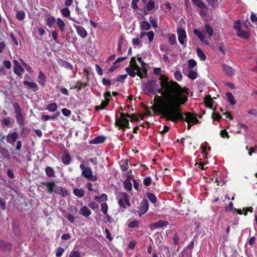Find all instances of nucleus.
Segmentation results:
<instances>
[{
    "label": "nucleus",
    "instance_id": "obj_1",
    "mask_svg": "<svg viewBox=\"0 0 257 257\" xmlns=\"http://www.w3.org/2000/svg\"><path fill=\"white\" fill-rule=\"evenodd\" d=\"M161 88L157 91L164 96V101L157 103L151 106V109L155 112L161 114V117L166 120H174L176 115L177 95L180 85L173 80L169 81V78L161 75L159 78Z\"/></svg>",
    "mask_w": 257,
    "mask_h": 257
},
{
    "label": "nucleus",
    "instance_id": "obj_2",
    "mask_svg": "<svg viewBox=\"0 0 257 257\" xmlns=\"http://www.w3.org/2000/svg\"><path fill=\"white\" fill-rule=\"evenodd\" d=\"M187 93V90L180 86L176 98L178 101L176 105V115L174 120H170V121L173 122H176L178 120L185 121L187 123L196 124L199 123L197 117H201V115H198L197 113L191 112H186L184 113L181 112L182 106L184 105L188 101Z\"/></svg>",
    "mask_w": 257,
    "mask_h": 257
},
{
    "label": "nucleus",
    "instance_id": "obj_3",
    "mask_svg": "<svg viewBox=\"0 0 257 257\" xmlns=\"http://www.w3.org/2000/svg\"><path fill=\"white\" fill-rule=\"evenodd\" d=\"M80 168L82 170L81 175L82 176L92 182L97 181V176L92 174V171L90 167H86L83 164H81L80 165Z\"/></svg>",
    "mask_w": 257,
    "mask_h": 257
},
{
    "label": "nucleus",
    "instance_id": "obj_4",
    "mask_svg": "<svg viewBox=\"0 0 257 257\" xmlns=\"http://www.w3.org/2000/svg\"><path fill=\"white\" fill-rule=\"evenodd\" d=\"M118 204L120 207L125 208V205L127 207L131 206L130 202V197L128 195L124 192H119L116 195Z\"/></svg>",
    "mask_w": 257,
    "mask_h": 257
},
{
    "label": "nucleus",
    "instance_id": "obj_5",
    "mask_svg": "<svg viewBox=\"0 0 257 257\" xmlns=\"http://www.w3.org/2000/svg\"><path fill=\"white\" fill-rule=\"evenodd\" d=\"M13 107L16 114L15 117L17 123L22 126L24 124V116L19 104L17 102L12 103Z\"/></svg>",
    "mask_w": 257,
    "mask_h": 257
},
{
    "label": "nucleus",
    "instance_id": "obj_6",
    "mask_svg": "<svg viewBox=\"0 0 257 257\" xmlns=\"http://www.w3.org/2000/svg\"><path fill=\"white\" fill-rule=\"evenodd\" d=\"M76 11L79 19L75 20L73 18H70V20L78 24H82L84 22H87L88 21V19L85 17L83 12L79 8H76Z\"/></svg>",
    "mask_w": 257,
    "mask_h": 257
},
{
    "label": "nucleus",
    "instance_id": "obj_7",
    "mask_svg": "<svg viewBox=\"0 0 257 257\" xmlns=\"http://www.w3.org/2000/svg\"><path fill=\"white\" fill-rule=\"evenodd\" d=\"M177 33L179 43L182 45H184L187 39V35L185 31L181 28H178Z\"/></svg>",
    "mask_w": 257,
    "mask_h": 257
},
{
    "label": "nucleus",
    "instance_id": "obj_8",
    "mask_svg": "<svg viewBox=\"0 0 257 257\" xmlns=\"http://www.w3.org/2000/svg\"><path fill=\"white\" fill-rule=\"evenodd\" d=\"M149 208V203L147 199H143L140 204L139 207V215H141L145 213L148 210Z\"/></svg>",
    "mask_w": 257,
    "mask_h": 257
},
{
    "label": "nucleus",
    "instance_id": "obj_9",
    "mask_svg": "<svg viewBox=\"0 0 257 257\" xmlns=\"http://www.w3.org/2000/svg\"><path fill=\"white\" fill-rule=\"evenodd\" d=\"M156 82L157 81L156 80H152L148 81L147 83L144 84V89L147 91L149 93H153Z\"/></svg>",
    "mask_w": 257,
    "mask_h": 257
},
{
    "label": "nucleus",
    "instance_id": "obj_10",
    "mask_svg": "<svg viewBox=\"0 0 257 257\" xmlns=\"http://www.w3.org/2000/svg\"><path fill=\"white\" fill-rule=\"evenodd\" d=\"M41 184L47 187V192L50 194L54 192V189L56 187V184L54 181L42 182Z\"/></svg>",
    "mask_w": 257,
    "mask_h": 257
},
{
    "label": "nucleus",
    "instance_id": "obj_11",
    "mask_svg": "<svg viewBox=\"0 0 257 257\" xmlns=\"http://www.w3.org/2000/svg\"><path fill=\"white\" fill-rule=\"evenodd\" d=\"M23 84L27 89H31L33 92H36L39 89V87L36 83L34 82H29L28 81H24Z\"/></svg>",
    "mask_w": 257,
    "mask_h": 257
},
{
    "label": "nucleus",
    "instance_id": "obj_12",
    "mask_svg": "<svg viewBox=\"0 0 257 257\" xmlns=\"http://www.w3.org/2000/svg\"><path fill=\"white\" fill-rule=\"evenodd\" d=\"M19 135L17 132H13L11 134L9 133L7 136V141L10 144L14 145V143L16 142L17 139L19 138Z\"/></svg>",
    "mask_w": 257,
    "mask_h": 257
},
{
    "label": "nucleus",
    "instance_id": "obj_13",
    "mask_svg": "<svg viewBox=\"0 0 257 257\" xmlns=\"http://www.w3.org/2000/svg\"><path fill=\"white\" fill-rule=\"evenodd\" d=\"M73 26L75 28L76 32L80 37H81L83 39L87 37V32L83 27L80 26H77L75 24H74Z\"/></svg>",
    "mask_w": 257,
    "mask_h": 257
},
{
    "label": "nucleus",
    "instance_id": "obj_14",
    "mask_svg": "<svg viewBox=\"0 0 257 257\" xmlns=\"http://www.w3.org/2000/svg\"><path fill=\"white\" fill-rule=\"evenodd\" d=\"M222 67L223 71L227 76L232 77L234 75L235 70L231 67L224 64L222 65Z\"/></svg>",
    "mask_w": 257,
    "mask_h": 257
},
{
    "label": "nucleus",
    "instance_id": "obj_15",
    "mask_svg": "<svg viewBox=\"0 0 257 257\" xmlns=\"http://www.w3.org/2000/svg\"><path fill=\"white\" fill-rule=\"evenodd\" d=\"M131 116H132V115H130L128 113H124L121 112L120 113V118H116L115 121L120 122L121 123H126L129 122L127 118H130Z\"/></svg>",
    "mask_w": 257,
    "mask_h": 257
},
{
    "label": "nucleus",
    "instance_id": "obj_16",
    "mask_svg": "<svg viewBox=\"0 0 257 257\" xmlns=\"http://www.w3.org/2000/svg\"><path fill=\"white\" fill-rule=\"evenodd\" d=\"M58 63L61 67H64L67 70L73 71V66L70 63L64 61L62 59H59L58 60Z\"/></svg>",
    "mask_w": 257,
    "mask_h": 257
},
{
    "label": "nucleus",
    "instance_id": "obj_17",
    "mask_svg": "<svg viewBox=\"0 0 257 257\" xmlns=\"http://www.w3.org/2000/svg\"><path fill=\"white\" fill-rule=\"evenodd\" d=\"M106 137L103 136H99L89 142V144H98L104 143L106 141Z\"/></svg>",
    "mask_w": 257,
    "mask_h": 257
},
{
    "label": "nucleus",
    "instance_id": "obj_18",
    "mask_svg": "<svg viewBox=\"0 0 257 257\" xmlns=\"http://www.w3.org/2000/svg\"><path fill=\"white\" fill-rule=\"evenodd\" d=\"M89 85V83L87 82H82L80 81H77L76 85L74 86L71 87L70 89H76L77 91H79L82 88L85 87Z\"/></svg>",
    "mask_w": 257,
    "mask_h": 257
},
{
    "label": "nucleus",
    "instance_id": "obj_19",
    "mask_svg": "<svg viewBox=\"0 0 257 257\" xmlns=\"http://www.w3.org/2000/svg\"><path fill=\"white\" fill-rule=\"evenodd\" d=\"M38 79V82L39 84L43 87L45 86V82L46 81V77L45 74L41 71L39 72Z\"/></svg>",
    "mask_w": 257,
    "mask_h": 257
},
{
    "label": "nucleus",
    "instance_id": "obj_20",
    "mask_svg": "<svg viewBox=\"0 0 257 257\" xmlns=\"http://www.w3.org/2000/svg\"><path fill=\"white\" fill-rule=\"evenodd\" d=\"M155 8V2L153 0H150L146 6L144 10V14L147 15L149 14L148 12L152 11Z\"/></svg>",
    "mask_w": 257,
    "mask_h": 257
},
{
    "label": "nucleus",
    "instance_id": "obj_21",
    "mask_svg": "<svg viewBox=\"0 0 257 257\" xmlns=\"http://www.w3.org/2000/svg\"><path fill=\"white\" fill-rule=\"evenodd\" d=\"M79 214L85 217H88L91 215V211L87 206H84L80 208L79 210Z\"/></svg>",
    "mask_w": 257,
    "mask_h": 257
},
{
    "label": "nucleus",
    "instance_id": "obj_22",
    "mask_svg": "<svg viewBox=\"0 0 257 257\" xmlns=\"http://www.w3.org/2000/svg\"><path fill=\"white\" fill-rule=\"evenodd\" d=\"M24 71V69L21 64L17 66H14V72L19 77H21Z\"/></svg>",
    "mask_w": 257,
    "mask_h": 257
},
{
    "label": "nucleus",
    "instance_id": "obj_23",
    "mask_svg": "<svg viewBox=\"0 0 257 257\" xmlns=\"http://www.w3.org/2000/svg\"><path fill=\"white\" fill-rule=\"evenodd\" d=\"M137 71V75L141 79L147 76L148 70L146 67H140V69Z\"/></svg>",
    "mask_w": 257,
    "mask_h": 257
},
{
    "label": "nucleus",
    "instance_id": "obj_24",
    "mask_svg": "<svg viewBox=\"0 0 257 257\" xmlns=\"http://www.w3.org/2000/svg\"><path fill=\"white\" fill-rule=\"evenodd\" d=\"M203 31L207 35V37L210 38L213 35V31L212 28L210 27V26L207 24L204 26V29Z\"/></svg>",
    "mask_w": 257,
    "mask_h": 257
},
{
    "label": "nucleus",
    "instance_id": "obj_25",
    "mask_svg": "<svg viewBox=\"0 0 257 257\" xmlns=\"http://www.w3.org/2000/svg\"><path fill=\"white\" fill-rule=\"evenodd\" d=\"M114 124L116 126L118 127L119 130H122L123 131H125V128H130L129 122L121 123L120 122H118V121H115Z\"/></svg>",
    "mask_w": 257,
    "mask_h": 257
},
{
    "label": "nucleus",
    "instance_id": "obj_26",
    "mask_svg": "<svg viewBox=\"0 0 257 257\" xmlns=\"http://www.w3.org/2000/svg\"><path fill=\"white\" fill-rule=\"evenodd\" d=\"M73 193L74 195L78 197H83L85 193L83 188H74L73 190Z\"/></svg>",
    "mask_w": 257,
    "mask_h": 257
},
{
    "label": "nucleus",
    "instance_id": "obj_27",
    "mask_svg": "<svg viewBox=\"0 0 257 257\" xmlns=\"http://www.w3.org/2000/svg\"><path fill=\"white\" fill-rule=\"evenodd\" d=\"M237 36L244 39H248L249 38L250 34L248 32L240 29L237 32Z\"/></svg>",
    "mask_w": 257,
    "mask_h": 257
},
{
    "label": "nucleus",
    "instance_id": "obj_28",
    "mask_svg": "<svg viewBox=\"0 0 257 257\" xmlns=\"http://www.w3.org/2000/svg\"><path fill=\"white\" fill-rule=\"evenodd\" d=\"M168 224V222L167 221L159 220L158 222L152 224L151 226L155 228H158L166 226Z\"/></svg>",
    "mask_w": 257,
    "mask_h": 257
},
{
    "label": "nucleus",
    "instance_id": "obj_29",
    "mask_svg": "<svg viewBox=\"0 0 257 257\" xmlns=\"http://www.w3.org/2000/svg\"><path fill=\"white\" fill-rule=\"evenodd\" d=\"M140 29L141 30H149L151 28L150 24L146 21H143L140 23Z\"/></svg>",
    "mask_w": 257,
    "mask_h": 257
},
{
    "label": "nucleus",
    "instance_id": "obj_30",
    "mask_svg": "<svg viewBox=\"0 0 257 257\" xmlns=\"http://www.w3.org/2000/svg\"><path fill=\"white\" fill-rule=\"evenodd\" d=\"M60 113L57 112V113L53 115L52 116H49L48 115L43 114L41 116V119L44 121H47L49 119L55 120L59 116Z\"/></svg>",
    "mask_w": 257,
    "mask_h": 257
},
{
    "label": "nucleus",
    "instance_id": "obj_31",
    "mask_svg": "<svg viewBox=\"0 0 257 257\" xmlns=\"http://www.w3.org/2000/svg\"><path fill=\"white\" fill-rule=\"evenodd\" d=\"M131 68L134 69L136 70V71H139L140 69L139 66L137 64L136 62V59L135 57H133L131 59L130 61V67Z\"/></svg>",
    "mask_w": 257,
    "mask_h": 257
},
{
    "label": "nucleus",
    "instance_id": "obj_32",
    "mask_svg": "<svg viewBox=\"0 0 257 257\" xmlns=\"http://www.w3.org/2000/svg\"><path fill=\"white\" fill-rule=\"evenodd\" d=\"M45 173L47 177H53L55 176V171L51 167H47L45 168Z\"/></svg>",
    "mask_w": 257,
    "mask_h": 257
},
{
    "label": "nucleus",
    "instance_id": "obj_33",
    "mask_svg": "<svg viewBox=\"0 0 257 257\" xmlns=\"http://www.w3.org/2000/svg\"><path fill=\"white\" fill-rule=\"evenodd\" d=\"M62 161L65 165H68L71 161V158L69 154L65 153L62 156Z\"/></svg>",
    "mask_w": 257,
    "mask_h": 257
},
{
    "label": "nucleus",
    "instance_id": "obj_34",
    "mask_svg": "<svg viewBox=\"0 0 257 257\" xmlns=\"http://www.w3.org/2000/svg\"><path fill=\"white\" fill-rule=\"evenodd\" d=\"M56 21L55 19L51 16H48L46 19L47 25L50 28H52Z\"/></svg>",
    "mask_w": 257,
    "mask_h": 257
},
{
    "label": "nucleus",
    "instance_id": "obj_35",
    "mask_svg": "<svg viewBox=\"0 0 257 257\" xmlns=\"http://www.w3.org/2000/svg\"><path fill=\"white\" fill-rule=\"evenodd\" d=\"M193 33L196 36L200 41H203L205 39V35L203 34L202 32L197 29L193 30Z\"/></svg>",
    "mask_w": 257,
    "mask_h": 257
},
{
    "label": "nucleus",
    "instance_id": "obj_36",
    "mask_svg": "<svg viewBox=\"0 0 257 257\" xmlns=\"http://www.w3.org/2000/svg\"><path fill=\"white\" fill-rule=\"evenodd\" d=\"M123 186L125 190L127 191H131L132 190V184L131 181L125 180L123 181Z\"/></svg>",
    "mask_w": 257,
    "mask_h": 257
},
{
    "label": "nucleus",
    "instance_id": "obj_37",
    "mask_svg": "<svg viewBox=\"0 0 257 257\" xmlns=\"http://www.w3.org/2000/svg\"><path fill=\"white\" fill-rule=\"evenodd\" d=\"M212 99L210 95H207L205 98V101L206 103V105L207 107L212 109L213 108V103Z\"/></svg>",
    "mask_w": 257,
    "mask_h": 257
},
{
    "label": "nucleus",
    "instance_id": "obj_38",
    "mask_svg": "<svg viewBox=\"0 0 257 257\" xmlns=\"http://www.w3.org/2000/svg\"><path fill=\"white\" fill-rule=\"evenodd\" d=\"M226 96L227 97L228 101L232 105H233L235 104L236 101L234 99L233 95L231 92H227L226 94Z\"/></svg>",
    "mask_w": 257,
    "mask_h": 257
},
{
    "label": "nucleus",
    "instance_id": "obj_39",
    "mask_svg": "<svg viewBox=\"0 0 257 257\" xmlns=\"http://www.w3.org/2000/svg\"><path fill=\"white\" fill-rule=\"evenodd\" d=\"M149 20L153 28L154 29L157 28L158 27L157 18L155 16H151L149 17Z\"/></svg>",
    "mask_w": 257,
    "mask_h": 257
},
{
    "label": "nucleus",
    "instance_id": "obj_40",
    "mask_svg": "<svg viewBox=\"0 0 257 257\" xmlns=\"http://www.w3.org/2000/svg\"><path fill=\"white\" fill-rule=\"evenodd\" d=\"M125 70L131 77H135L137 75V72H136V70L131 68L130 67L125 68Z\"/></svg>",
    "mask_w": 257,
    "mask_h": 257
},
{
    "label": "nucleus",
    "instance_id": "obj_41",
    "mask_svg": "<svg viewBox=\"0 0 257 257\" xmlns=\"http://www.w3.org/2000/svg\"><path fill=\"white\" fill-rule=\"evenodd\" d=\"M120 165L122 171H127L128 169V161L127 160L121 161Z\"/></svg>",
    "mask_w": 257,
    "mask_h": 257
},
{
    "label": "nucleus",
    "instance_id": "obj_42",
    "mask_svg": "<svg viewBox=\"0 0 257 257\" xmlns=\"http://www.w3.org/2000/svg\"><path fill=\"white\" fill-rule=\"evenodd\" d=\"M196 53L197 56L199 57L200 60L205 61L206 59V55L204 54L203 51L199 48L196 49Z\"/></svg>",
    "mask_w": 257,
    "mask_h": 257
},
{
    "label": "nucleus",
    "instance_id": "obj_43",
    "mask_svg": "<svg viewBox=\"0 0 257 257\" xmlns=\"http://www.w3.org/2000/svg\"><path fill=\"white\" fill-rule=\"evenodd\" d=\"M0 153L6 159H10V156L7 149L4 147H0Z\"/></svg>",
    "mask_w": 257,
    "mask_h": 257
},
{
    "label": "nucleus",
    "instance_id": "obj_44",
    "mask_svg": "<svg viewBox=\"0 0 257 257\" xmlns=\"http://www.w3.org/2000/svg\"><path fill=\"white\" fill-rule=\"evenodd\" d=\"M26 16L25 13L23 11H18L16 13V18L19 21L23 20Z\"/></svg>",
    "mask_w": 257,
    "mask_h": 257
},
{
    "label": "nucleus",
    "instance_id": "obj_45",
    "mask_svg": "<svg viewBox=\"0 0 257 257\" xmlns=\"http://www.w3.org/2000/svg\"><path fill=\"white\" fill-rule=\"evenodd\" d=\"M193 4L200 9H203L205 8V5L201 0H191Z\"/></svg>",
    "mask_w": 257,
    "mask_h": 257
},
{
    "label": "nucleus",
    "instance_id": "obj_46",
    "mask_svg": "<svg viewBox=\"0 0 257 257\" xmlns=\"http://www.w3.org/2000/svg\"><path fill=\"white\" fill-rule=\"evenodd\" d=\"M58 106L56 103H52L48 104L46 109L50 111L54 112L57 109Z\"/></svg>",
    "mask_w": 257,
    "mask_h": 257
},
{
    "label": "nucleus",
    "instance_id": "obj_47",
    "mask_svg": "<svg viewBox=\"0 0 257 257\" xmlns=\"http://www.w3.org/2000/svg\"><path fill=\"white\" fill-rule=\"evenodd\" d=\"M146 194L148 198L152 203H156L157 202V198L153 193H147Z\"/></svg>",
    "mask_w": 257,
    "mask_h": 257
},
{
    "label": "nucleus",
    "instance_id": "obj_48",
    "mask_svg": "<svg viewBox=\"0 0 257 257\" xmlns=\"http://www.w3.org/2000/svg\"><path fill=\"white\" fill-rule=\"evenodd\" d=\"M169 43L171 45H173L176 43V36L173 33L169 34Z\"/></svg>",
    "mask_w": 257,
    "mask_h": 257
},
{
    "label": "nucleus",
    "instance_id": "obj_49",
    "mask_svg": "<svg viewBox=\"0 0 257 257\" xmlns=\"http://www.w3.org/2000/svg\"><path fill=\"white\" fill-rule=\"evenodd\" d=\"M94 199L96 201H106L107 200V196L106 194L103 193L100 196H95Z\"/></svg>",
    "mask_w": 257,
    "mask_h": 257
},
{
    "label": "nucleus",
    "instance_id": "obj_50",
    "mask_svg": "<svg viewBox=\"0 0 257 257\" xmlns=\"http://www.w3.org/2000/svg\"><path fill=\"white\" fill-rule=\"evenodd\" d=\"M56 23H57V26L59 27V29L61 31H63L64 28L65 27V23L63 22V21L60 18H58L57 19Z\"/></svg>",
    "mask_w": 257,
    "mask_h": 257
},
{
    "label": "nucleus",
    "instance_id": "obj_51",
    "mask_svg": "<svg viewBox=\"0 0 257 257\" xmlns=\"http://www.w3.org/2000/svg\"><path fill=\"white\" fill-rule=\"evenodd\" d=\"M140 221L137 220H133L128 224V227L130 228H134L138 227L139 225Z\"/></svg>",
    "mask_w": 257,
    "mask_h": 257
},
{
    "label": "nucleus",
    "instance_id": "obj_52",
    "mask_svg": "<svg viewBox=\"0 0 257 257\" xmlns=\"http://www.w3.org/2000/svg\"><path fill=\"white\" fill-rule=\"evenodd\" d=\"M61 14L65 17L68 18L70 15V12L68 8H64L61 10Z\"/></svg>",
    "mask_w": 257,
    "mask_h": 257
},
{
    "label": "nucleus",
    "instance_id": "obj_53",
    "mask_svg": "<svg viewBox=\"0 0 257 257\" xmlns=\"http://www.w3.org/2000/svg\"><path fill=\"white\" fill-rule=\"evenodd\" d=\"M152 182V179L151 177H147L145 178H144L143 180V184L144 185L148 187L151 185Z\"/></svg>",
    "mask_w": 257,
    "mask_h": 257
},
{
    "label": "nucleus",
    "instance_id": "obj_54",
    "mask_svg": "<svg viewBox=\"0 0 257 257\" xmlns=\"http://www.w3.org/2000/svg\"><path fill=\"white\" fill-rule=\"evenodd\" d=\"M146 35L147 36V37L148 38L149 43H151L154 38V36H155L154 33L152 31H151L148 32H146Z\"/></svg>",
    "mask_w": 257,
    "mask_h": 257
},
{
    "label": "nucleus",
    "instance_id": "obj_55",
    "mask_svg": "<svg viewBox=\"0 0 257 257\" xmlns=\"http://www.w3.org/2000/svg\"><path fill=\"white\" fill-rule=\"evenodd\" d=\"M65 251L64 248L58 247L56 250V256L57 257H61Z\"/></svg>",
    "mask_w": 257,
    "mask_h": 257
},
{
    "label": "nucleus",
    "instance_id": "obj_56",
    "mask_svg": "<svg viewBox=\"0 0 257 257\" xmlns=\"http://www.w3.org/2000/svg\"><path fill=\"white\" fill-rule=\"evenodd\" d=\"M188 77L192 80L195 79L197 77V73L196 71H190L188 74Z\"/></svg>",
    "mask_w": 257,
    "mask_h": 257
},
{
    "label": "nucleus",
    "instance_id": "obj_57",
    "mask_svg": "<svg viewBox=\"0 0 257 257\" xmlns=\"http://www.w3.org/2000/svg\"><path fill=\"white\" fill-rule=\"evenodd\" d=\"M101 210L104 214H106L108 211V205L106 202H103L101 205Z\"/></svg>",
    "mask_w": 257,
    "mask_h": 257
},
{
    "label": "nucleus",
    "instance_id": "obj_58",
    "mask_svg": "<svg viewBox=\"0 0 257 257\" xmlns=\"http://www.w3.org/2000/svg\"><path fill=\"white\" fill-rule=\"evenodd\" d=\"M232 210H234L233 204L232 202H230L228 205L225 207V211L226 212H230Z\"/></svg>",
    "mask_w": 257,
    "mask_h": 257
},
{
    "label": "nucleus",
    "instance_id": "obj_59",
    "mask_svg": "<svg viewBox=\"0 0 257 257\" xmlns=\"http://www.w3.org/2000/svg\"><path fill=\"white\" fill-rule=\"evenodd\" d=\"M174 75L175 79L178 81H181L182 79V75L180 71H176Z\"/></svg>",
    "mask_w": 257,
    "mask_h": 257
},
{
    "label": "nucleus",
    "instance_id": "obj_60",
    "mask_svg": "<svg viewBox=\"0 0 257 257\" xmlns=\"http://www.w3.org/2000/svg\"><path fill=\"white\" fill-rule=\"evenodd\" d=\"M88 206L92 210L98 209L99 206L95 201H92L88 204Z\"/></svg>",
    "mask_w": 257,
    "mask_h": 257
},
{
    "label": "nucleus",
    "instance_id": "obj_61",
    "mask_svg": "<svg viewBox=\"0 0 257 257\" xmlns=\"http://www.w3.org/2000/svg\"><path fill=\"white\" fill-rule=\"evenodd\" d=\"M197 65L196 62L194 59H190L188 61V67L191 69L196 66Z\"/></svg>",
    "mask_w": 257,
    "mask_h": 257
},
{
    "label": "nucleus",
    "instance_id": "obj_62",
    "mask_svg": "<svg viewBox=\"0 0 257 257\" xmlns=\"http://www.w3.org/2000/svg\"><path fill=\"white\" fill-rule=\"evenodd\" d=\"M208 4L212 6L213 7L215 8L218 6V2L217 0H206Z\"/></svg>",
    "mask_w": 257,
    "mask_h": 257
},
{
    "label": "nucleus",
    "instance_id": "obj_63",
    "mask_svg": "<svg viewBox=\"0 0 257 257\" xmlns=\"http://www.w3.org/2000/svg\"><path fill=\"white\" fill-rule=\"evenodd\" d=\"M80 253L78 251H72L69 255V257H80Z\"/></svg>",
    "mask_w": 257,
    "mask_h": 257
},
{
    "label": "nucleus",
    "instance_id": "obj_64",
    "mask_svg": "<svg viewBox=\"0 0 257 257\" xmlns=\"http://www.w3.org/2000/svg\"><path fill=\"white\" fill-rule=\"evenodd\" d=\"M109 102V100H102L99 107L101 109H103L108 104Z\"/></svg>",
    "mask_w": 257,
    "mask_h": 257
}]
</instances>
